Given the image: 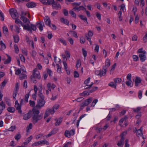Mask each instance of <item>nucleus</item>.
Returning a JSON list of instances; mask_svg holds the SVG:
<instances>
[{
	"instance_id": "obj_1",
	"label": "nucleus",
	"mask_w": 147,
	"mask_h": 147,
	"mask_svg": "<svg viewBox=\"0 0 147 147\" xmlns=\"http://www.w3.org/2000/svg\"><path fill=\"white\" fill-rule=\"evenodd\" d=\"M32 122L33 124H35L39 120L42 119L43 114L42 113H40H40L39 110L35 108L32 109Z\"/></svg>"
},
{
	"instance_id": "obj_2",
	"label": "nucleus",
	"mask_w": 147,
	"mask_h": 147,
	"mask_svg": "<svg viewBox=\"0 0 147 147\" xmlns=\"http://www.w3.org/2000/svg\"><path fill=\"white\" fill-rule=\"evenodd\" d=\"M111 65L110 61L109 59L106 60L105 65L103 66L102 69L96 70L95 71V73L96 75H97L100 77L102 76H105L107 72V69Z\"/></svg>"
},
{
	"instance_id": "obj_3",
	"label": "nucleus",
	"mask_w": 147,
	"mask_h": 147,
	"mask_svg": "<svg viewBox=\"0 0 147 147\" xmlns=\"http://www.w3.org/2000/svg\"><path fill=\"white\" fill-rule=\"evenodd\" d=\"M127 131H125L121 134L120 137V139L117 144V145L119 147H122L124 144V140H125V137L127 134Z\"/></svg>"
},
{
	"instance_id": "obj_4",
	"label": "nucleus",
	"mask_w": 147,
	"mask_h": 147,
	"mask_svg": "<svg viewBox=\"0 0 147 147\" xmlns=\"http://www.w3.org/2000/svg\"><path fill=\"white\" fill-rule=\"evenodd\" d=\"M92 98L90 97L84 101L80 105V109H82L83 108V107L88 106L92 101Z\"/></svg>"
},
{
	"instance_id": "obj_5",
	"label": "nucleus",
	"mask_w": 147,
	"mask_h": 147,
	"mask_svg": "<svg viewBox=\"0 0 147 147\" xmlns=\"http://www.w3.org/2000/svg\"><path fill=\"white\" fill-rule=\"evenodd\" d=\"M31 80H33V79H40V74L38 71V69L37 68H35L33 70V73L32 75L31 76Z\"/></svg>"
},
{
	"instance_id": "obj_6",
	"label": "nucleus",
	"mask_w": 147,
	"mask_h": 147,
	"mask_svg": "<svg viewBox=\"0 0 147 147\" xmlns=\"http://www.w3.org/2000/svg\"><path fill=\"white\" fill-rule=\"evenodd\" d=\"M3 94L0 91V101L2 100ZM5 104L3 101L0 102V115L1 114L5 108Z\"/></svg>"
},
{
	"instance_id": "obj_7",
	"label": "nucleus",
	"mask_w": 147,
	"mask_h": 147,
	"mask_svg": "<svg viewBox=\"0 0 147 147\" xmlns=\"http://www.w3.org/2000/svg\"><path fill=\"white\" fill-rule=\"evenodd\" d=\"M45 103V101L44 99H39L37 100L36 107L40 109L44 105Z\"/></svg>"
},
{
	"instance_id": "obj_8",
	"label": "nucleus",
	"mask_w": 147,
	"mask_h": 147,
	"mask_svg": "<svg viewBox=\"0 0 147 147\" xmlns=\"http://www.w3.org/2000/svg\"><path fill=\"white\" fill-rule=\"evenodd\" d=\"M10 12L11 16L13 19H16L18 17V14L16 9H12L10 10Z\"/></svg>"
},
{
	"instance_id": "obj_9",
	"label": "nucleus",
	"mask_w": 147,
	"mask_h": 147,
	"mask_svg": "<svg viewBox=\"0 0 147 147\" xmlns=\"http://www.w3.org/2000/svg\"><path fill=\"white\" fill-rule=\"evenodd\" d=\"M42 87L41 85L39 86L38 95L39 98L41 99H45V96L42 93Z\"/></svg>"
},
{
	"instance_id": "obj_10",
	"label": "nucleus",
	"mask_w": 147,
	"mask_h": 147,
	"mask_svg": "<svg viewBox=\"0 0 147 147\" xmlns=\"http://www.w3.org/2000/svg\"><path fill=\"white\" fill-rule=\"evenodd\" d=\"M53 8L54 9H58L59 8L61 9V6L60 5L59 3L54 1V2L52 3L51 4Z\"/></svg>"
},
{
	"instance_id": "obj_11",
	"label": "nucleus",
	"mask_w": 147,
	"mask_h": 147,
	"mask_svg": "<svg viewBox=\"0 0 147 147\" xmlns=\"http://www.w3.org/2000/svg\"><path fill=\"white\" fill-rule=\"evenodd\" d=\"M75 133V130H71L70 131L66 130L65 133V135L66 137L70 138L71 135H73Z\"/></svg>"
},
{
	"instance_id": "obj_12",
	"label": "nucleus",
	"mask_w": 147,
	"mask_h": 147,
	"mask_svg": "<svg viewBox=\"0 0 147 147\" xmlns=\"http://www.w3.org/2000/svg\"><path fill=\"white\" fill-rule=\"evenodd\" d=\"M36 26H38L39 29L40 31H42L43 27L45 26L43 22L41 21L37 22L36 23Z\"/></svg>"
},
{
	"instance_id": "obj_13",
	"label": "nucleus",
	"mask_w": 147,
	"mask_h": 147,
	"mask_svg": "<svg viewBox=\"0 0 147 147\" xmlns=\"http://www.w3.org/2000/svg\"><path fill=\"white\" fill-rule=\"evenodd\" d=\"M15 107L19 113H22V111L21 109V105L18 103V100H16L15 102Z\"/></svg>"
},
{
	"instance_id": "obj_14",
	"label": "nucleus",
	"mask_w": 147,
	"mask_h": 147,
	"mask_svg": "<svg viewBox=\"0 0 147 147\" xmlns=\"http://www.w3.org/2000/svg\"><path fill=\"white\" fill-rule=\"evenodd\" d=\"M44 5H49L51 4L54 0H40Z\"/></svg>"
},
{
	"instance_id": "obj_15",
	"label": "nucleus",
	"mask_w": 147,
	"mask_h": 147,
	"mask_svg": "<svg viewBox=\"0 0 147 147\" xmlns=\"http://www.w3.org/2000/svg\"><path fill=\"white\" fill-rule=\"evenodd\" d=\"M45 23L46 25H48L50 27H51V21L50 18L48 17H46L44 19Z\"/></svg>"
},
{
	"instance_id": "obj_16",
	"label": "nucleus",
	"mask_w": 147,
	"mask_h": 147,
	"mask_svg": "<svg viewBox=\"0 0 147 147\" xmlns=\"http://www.w3.org/2000/svg\"><path fill=\"white\" fill-rule=\"evenodd\" d=\"M34 93L32 95V97L34 100H36V97L37 91L38 90L37 87L36 85L34 86Z\"/></svg>"
},
{
	"instance_id": "obj_17",
	"label": "nucleus",
	"mask_w": 147,
	"mask_h": 147,
	"mask_svg": "<svg viewBox=\"0 0 147 147\" xmlns=\"http://www.w3.org/2000/svg\"><path fill=\"white\" fill-rule=\"evenodd\" d=\"M47 86L48 90L50 91H51V90H53L56 86L54 84H51V83H49L47 84Z\"/></svg>"
},
{
	"instance_id": "obj_18",
	"label": "nucleus",
	"mask_w": 147,
	"mask_h": 147,
	"mask_svg": "<svg viewBox=\"0 0 147 147\" xmlns=\"http://www.w3.org/2000/svg\"><path fill=\"white\" fill-rule=\"evenodd\" d=\"M142 80L139 77L136 76L135 80V85L137 86H138L139 84L141 83Z\"/></svg>"
},
{
	"instance_id": "obj_19",
	"label": "nucleus",
	"mask_w": 147,
	"mask_h": 147,
	"mask_svg": "<svg viewBox=\"0 0 147 147\" xmlns=\"http://www.w3.org/2000/svg\"><path fill=\"white\" fill-rule=\"evenodd\" d=\"M31 111H29L27 113L25 114L23 116V119L27 120L30 118L31 117Z\"/></svg>"
},
{
	"instance_id": "obj_20",
	"label": "nucleus",
	"mask_w": 147,
	"mask_h": 147,
	"mask_svg": "<svg viewBox=\"0 0 147 147\" xmlns=\"http://www.w3.org/2000/svg\"><path fill=\"white\" fill-rule=\"evenodd\" d=\"M84 9H85V8L83 6H80L79 7L78 6L75 7L72 9V10L73 11H76V10H78L79 11L81 10L84 11Z\"/></svg>"
},
{
	"instance_id": "obj_21",
	"label": "nucleus",
	"mask_w": 147,
	"mask_h": 147,
	"mask_svg": "<svg viewBox=\"0 0 147 147\" xmlns=\"http://www.w3.org/2000/svg\"><path fill=\"white\" fill-rule=\"evenodd\" d=\"M142 127H141L137 131L136 134L138 137L141 136L142 135Z\"/></svg>"
},
{
	"instance_id": "obj_22",
	"label": "nucleus",
	"mask_w": 147,
	"mask_h": 147,
	"mask_svg": "<svg viewBox=\"0 0 147 147\" xmlns=\"http://www.w3.org/2000/svg\"><path fill=\"white\" fill-rule=\"evenodd\" d=\"M145 54H140L139 55L140 60L142 62H143L146 58V57L145 55Z\"/></svg>"
},
{
	"instance_id": "obj_23",
	"label": "nucleus",
	"mask_w": 147,
	"mask_h": 147,
	"mask_svg": "<svg viewBox=\"0 0 147 147\" xmlns=\"http://www.w3.org/2000/svg\"><path fill=\"white\" fill-rule=\"evenodd\" d=\"M26 5L28 8H32L36 6V5L33 2H29L26 4Z\"/></svg>"
},
{
	"instance_id": "obj_24",
	"label": "nucleus",
	"mask_w": 147,
	"mask_h": 147,
	"mask_svg": "<svg viewBox=\"0 0 147 147\" xmlns=\"http://www.w3.org/2000/svg\"><path fill=\"white\" fill-rule=\"evenodd\" d=\"M114 83L117 85V84H120L121 82L122 79L121 78H117L113 79Z\"/></svg>"
},
{
	"instance_id": "obj_25",
	"label": "nucleus",
	"mask_w": 147,
	"mask_h": 147,
	"mask_svg": "<svg viewBox=\"0 0 147 147\" xmlns=\"http://www.w3.org/2000/svg\"><path fill=\"white\" fill-rule=\"evenodd\" d=\"M23 27V29L26 30H30V26L29 25V23H27L26 24H22V26Z\"/></svg>"
},
{
	"instance_id": "obj_26",
	"label": "nucleus",
	"mask_w": 147,
	"mask_h": 147,
	"mask_svg": "<svg viewBox=\"0 0 147 147\" xmlns=\"http://www.w3.org/2000/svg\"><path fill=\"white\" fill-rule=\"evenodd\" d=\"M61 22L63 24L68 25L69 23V21L64 18H62L60 19Z\"/></svg>"
},
{
	"instance_id": "obj_27",
	"label": "nucleus",
	"mask_w": 147,
	"mask_h": 147,
	"mask_svg": "<svg viewBox=\"0 0 147 147\" xmlns=\"http://www.w3.org/2000/svg\"><path fill=\"white\" fill-rule=\"evenodd\" d=\"M20 19L25 23H30L29 20L26 17H25V16H21L20 18Z\"/></svg>"
},
{
	"instance_id": "obj_28",
	"label": "nucleus",
	"mask_w": 147,
	"mask_h": 147,
	"mask_svg": "<svg viewBox=\"0 0 147 147\" xmlns=\"http://www.w3.org/2000/svg\"><path fill=\"white\" fill-rule=\"evenodd\" d=\"M55 120L56 121L55 123V125L57 126L59 125L61 123L62 121V119L61 118H59L57 120L55 119Z\"/></svg>"
},
{
	"instance_id": "obj_29",
	"label": "nucleus",
	"mask_w": 147,
	"mask_h": 147,
	"mask_svg": "<svg viewBox=\"0 0 147 147\" xmlns=\"http://www.w3.org/2000/svg\"><path fill=\"white\" fill-rule=\"evenodd\" d=\"M7 59L4 61V64H6L9 63L11 61V57L8 55L7 54Z\"/></svg>"
},
{
	"instance_id": "obj_30",
	"label": "nucleus",
	"mask_w": 147,
	"mask_h": 147,
	"mask_svg": "<svg viewBox=\"0 0 147 147\" xmlns=\"http://www.w3.org/2000/svg\"><path fill=\"white\" fill-rule=\"evenodd\" d=\"M7 110L9 112L11 113H13L15 111V109L13 107H8Z\"/></svg>"
},
{
	"instance_id": "obj_31",
	"label": "nucleus",
	"mask_w": 147,
	"mask_h": 147,
	"mask_svg": "<svg viewBox=\"0 0 147 147\" xmlns=\"http://www.w3.org/2000/svg\"><path fill=\"white\" fill-rule=\"evenodd\" d=\"M31 90H28V94H26L25 96V98L24 99H25V101L26 102H28V99L29 97L30 96V93L31 92Z\"/></svg>"
},
{
	"instance_id": "obj_32",
	"label": "nucleus",
	"mask_w": 147,
	"mask_h": 147,
	"mask_svg": "<svg viewBox=\"0 0 147 147\" xmlns=\"http://www.w3.org/2000/svg\"><path fill=\"white\" fill-rule=\"evenodd\" d=\"M108 85L112 88H114L115 89L116 88L117 85L114 82H111L108 84Z\"/></svg>"
},
{
	"instance_id": "obj_33",
	"label": "nucleus",
	"mask_w": 147,
	"mask_h": 147,
	"mask_svg": "<svg viewBox=\"0 0 147 147\" xmlns=\"http://www.w3.org/2000/svg\"><path fill=\"white\" fill-rule=\"evenodd\" d=\"M127 119V117L125 116L124 118H122L120 120L119 122V124L120 125H121L122 124L123 122L125 121Z\"/></svg>"
},
{
	"instance_id": "obj_34",
	"label": "nucleus",
	"mask_w": 147,
	"mask_h": 147,
	"mask_svg": "<svg viewBox=\"0 0 147 147\" xmlns=\"http://www.w3.org/2000/svg\"><path fill=\"white\" fill-rule=\"evenodd\" d=\"M3 33L5 34V35H7L8 34V30L7 27L4 26L3 27Z\"/></svg>"
},
{
	"instance_id": "obj_35",
	"label": "nucleus",
	"mask_w": 147,
	"mask_h": 147,
	"mask_svg": "<svg viewBox=\"0 0 147 147\" xmlns=\"http://www.w3.org/2000/svg\"><path fill=\"white\" fill-rule=\"evenodd\" d=\"M19 78L20 80H22L26 78L27 76L25 74H21L19 76Z\"/></svg>"
},
{
	"instance_id": "obj_36",
	"label": "nucleus",
	"mask_w": 147,
	"mask_h": 147,
	"mask_svg": "<svg viewBox=\"0 0 147 147\" xmlns=\"http://www.w3.org/2000/svg\"><path fill=\"white\" fill-rule=\"evenodd\" d=\"M137 53H142V54L146 53V52L145 51H143V49L142 48L139 49Z\"/></svg>"
},
{
	"instance_id": "obj_37",
	"label": "nucleus",
	"mask_w": 147,
	"mask_h": 147,
	"mask_svg": "<svg viewBox=\"0 0 147 147\" xmlns=\"http://www.w3.org/2000/svg\"><path fill=\"white\" fill-rule=\"evenodd\" d=\"M32 127V125L31 123H30L29 124V125H28L26 128V131L27 132H29V131L31 129Z\"/></svg>"
},
{
	"instance_id": "obj_38",
	"label": "nucleus",
	"mask_w": 147,
	"mask_h": 147,
	"mask_svg": "<svg viewBox=\"0 0 147 147\" xmlns=\"http://www.w3.org/2000/svg\"><path fill=\"white\" fill-rule=\"evenodd\" d=\"M89 92L87 91H85L82 93L80 94V96H85L86 95H88L89 94Z\"/></svg>"
},
{
	"instance_id": "obj_39",
	"label": "nucleus",
	"mask_w": 147,
	"mask_h": 147,
	"mask_svg": "<svg viewBox=\"0 0 147 147\" xmlns=\"http://www.w3.org/2000/svg\"><path fill=\"white\" fill-rule=\"evenodd\" d=\"M5 100L6 104L9 106H10L11 104L10 103V100L7 97L5 98Z\"/></svg>"
},
{
	"instance_id": "obj_40",
	"label": "nucleus",
	"mask_w": 147,
	"mask_h": 147,
	"mask_svg": "<svg viewBox=\"0 0 147 147\" xmlns=\"http://www.w3.org/2000/svg\"><path fill=\"white\" fill-rule=\"evenodd\" d=\"M47 110L49 114L50 113L51 114H53L55 112L53 108L51 109H48Z\"/></svg>"
},
{
	"instance_id": "obj_41",
	"label": "nucleus",
	"mask_w": 147,
	"mask_h": 147,
	"mask_svg": "<svg viewBox=\"0 0 147 147\" xmlns=\"http://www.w3.org/2000/svg\"><path fill=\"white\" fill-rule=\"evenodd\" d=\"M14 41L16 43H18L19 41V38L18 36H13Z\"/></svg>"
},
{
	"instance_id": "obj_42",
	"label": "nucleus",
	"mask_w": 147,
	"mask_h": 147,
	"mask_svg": "<svg viewBox=\"0 0 147 147\" xmlns=\"http://www.w3.org/2000/svg\"><path fill=\"white\" fill-rule=\"evenodd\" d=\"M15 19L16 20L15 21V23H16L18 24H20L22 26V24H23V23H22L21 21H20V19L18 18H16V19Z\"/></svg>"
},
{
	"instance_id": "obj_43",
	"label": "nucleus",
	"mask_w": 147,
	"mask_h": 147,
	"mask_svg": "<svg viewBox=\"0 0 147 147\" xmlns=\"http://www.w3.org/2000/svg\"><path fill=\"white\" fill-rule=\"evenodd\" d=\"M98 100L97 99H95L94 100L92 103L91 107H94L95 106L96 104L98 102Z\"/></svg>"
},
{
	"instance_id": "obj_44",
	"label": "nucleus",
	"mask_w": 147,
	"mask_h": 147,
	"mask_svg": "<svg viewBox=\"0 0 147 147\" xmlns=\"http://www.w3.org/2000/svg\"><path fill=\"white\" fill-rule=\"evenodd\" d=\"M59 41L62 43L63 45H66L67 43L66 41L62 38H60L59 39Z\"/></svg>"
},
{
	"instance_id": "obj_45",
	"label": "nucleus",
	"mask_w": 147,
	"mask_h": 147,
	"mask_svg": "<svg viewBox=\"0 0 147 147\" xmlns=\"http://www.w3.org/2000/svg\"><path fill=\"white\" fill-rule=\"evenodd\" d=\"M80 17L81 19L83 20L84 21H86L87 22V23H88L87 22V18H86V16H84L82 15H80Z\"/></svg>"
},
{
	"instance_id": "obj_46",
	"label": "nucleus",
	"mask_w": 147,
	"mask_h": 147,
	"mask_svg": "<svg viewBox=\"0 0 147 147\" xmlns=\"http://www.w3.org/2000/svg\"><path fill=\"white\" fill-rule=\"evenodd\" d=\"M141 107H138L136 109H133V111L134 112L138 113L141 110Z\"/></svg>"
},
{
	"instance_id": "obj_47",
	"label": "nucleus",
	"mask_w": 147,
	"mask_h": 147,
	"mask_svg": "<svg viewBox=\"0 0 147 147\" xmlns=\"http://www.w3.org/2000/svg\"><path fill=\"white\" fill-rule=\"evenodd\" d=\"M21 138V135L20 133L16 134L15 136V138L17 140H18Z\"/></svg>"
},
{
	"instance_id": "obj_48",
	"label": "nucleus",
	"mask_w": 147,
	"mask_h": 147,
	"mask_svg": "<svg viewBox=\"0 0 147 147\" xmlns=\"http://www.w3.org/2000/svg\"><path fill=\"white\" fill-rule=\"evenodd\" d=\"M82 53L83 55H84V57H86L87 55V51H86L84 48H82Z\"/></svg>"
},
{
	"instance_id": "obj_49",
	"label": "nucleus",
	"mask_w": 147,
	"mask_h": 147,
	"mask_svg": "<svg viewBox=\"0 0 147 147\" xmlns=\"http://www.w3.org/2000/svg\"><path fill=\"white\" fill-rule=\"evenodd\" d=\"M58 131V129L56 128L53 129L51 132L53 135L56 133Z\"/></svg>"
},
{
	"instance_id": "obj_50",
	"label": "nucleus",
	"mask_w": 147,
	"mask_h": 147,
	"mask_svg": "<svg viewBox=\"0 0 147 147\" xmlns=\"http://www.w3.org/2000/svg\"><path fill=\"white\" fill-rule=\"evenodd\" d=\"M14 26L15 28V31L17 32V33L18 34L20 32V29L19 27L17 26L16 25H14Z\"/></svg>"
},
{
	"instance_id": "obj_51",
	"label": "nucleus",
	"mask_w": 147,
	"mask_h": 147,
	"mask_svg": "<svg viewBox=\"0 0 147 147\" xmlns=\"http://www.w3.org/2000/svg\"><path fill=\"white\" fill-rule=\"evenodd\" d=\"M69 13L71 15V16L74 17L76 18V14L74 13V11L72 10H70L69 11Z\"/></svg>"
},
{
	"instance_id": "obj_52",
	"label": "nucleus",
	"mask_w": 147,
	"mask_h": 147,
	"mask_svg": "<svg viewBox=\"0 0 147 147\" xmlns=\"http://www.w3.org/2000/svg\"><path fill=\"white\" fill-rule=\"evenodd\" d=\"M132 57L134 61H137L139 59L137 55H133L132 56Z\"/></svg>"
},
{
	"instance_id": "obj_53",
	"label": "nucleus",
	"mask_w": 147,
	"mask_h": 147,
	"mask_svg": "<svg viewBox=\"0 0 147 147\" xmlns=\"http://www.w3.org/2000/svg\"><path fill=\"white\" fill-rule=\"evenodd\" d=\"M19 57H20V59L21 61L24 62L25 59L23 55L22 54H20Z\"/></svg>"
},
{
	"instance_id": "obj_54",
	"label": "nucleus",
	"mask_w": 147,
	"mask_h": 147,
	"mask_svg": "<svg viewBox=\"0 0 147 147\" xmlns=\"http://www.w3.org/2000/svg\"><path fill=\"white\" fill-rule=\"evenodd\" d=\"M36 25L35 26L34 25L31 24L30 26L31 29L35 31L36 29Z\"/></svg>"
},
{
	"instance_id": "obj_55",
	"label": "nucleus",
	"mask_w": 147,
	"mask_h": 147,
	"mask_svg": "<svg viewBox=\"0 0 147 147\" xmlns=\"http://www.w3.org/2000/svg\"><path fill=\"white\" fill-rule=\"evenodd\" d=\"M14 48L16 53H18L19 50L18 46L16 44L14 45Z\"/></svg>"
},
{
	"instance_id": "obj_56",
	"label": "nucleus",
	"mask_w": 147,
	"mask_h": 147,
	"mask_svg": "<svg viewBox=\"0 0 147 147\" xmlns=\"http://www.w3.org/2000/svg\"><path fill=\"white\" fill-rule=\"evenodd\" d=\"M41 144H46L47 145H49V143L46 140H44L41 141Z\"/></svg>"
},
{
	"instance_id": "obj_57",
	"label": "nucleus",
	"mask_w": 147,
	"mask_h": 147,
	"mask_svg": "<svg viewBox=\"0 0 147 147\" xmlns=\"http://www.w3.org/2000/svg\"><path fill=\"white\" fill-rule=\"evenodd\" d=\"M7 82L6 80H5L4 81L1 83V87L3 88L4 86L6 84Z\"/></svg>"
},
{
	"instance_id": "obj_58",
	"label": "nucleus",
	"mask_w": 147,
	"mask_h": 147,
	"mask_svg": "<svg viewBox=\"0 0 147 147\" xmlns=\"http://www.w3.org/2000/svg\"><path fill=\"white\" fill-rule=\"evenodd\" d=\"M128 140L127 139H126L125 140V144L124 147H129V144L128 143Z\"/></svg>"
},
{
	"instance_id": "obj_59",
	"label": "nucleus",
	"mask_w": 147,
	"mask_h": 147,
	"mask_svg": "<svg viewBox=\"0 0 147 147\" xmlns=\"http://www.w3.org/2000/svg\"><path fill=\"white\" fill-rule=\"evenodd\" d=\"M29 104L32 107H34L35 105V102L34 101L30 100Z\"/></svg>"
},
{
	"instance_id": "obj_60",
	"label": "nucleus",
	"mask_w": 147,
	"mask_h": 147,
	"mask_svg": "<svg viewBox=\"0 0 147 147\" xmlns=\"http://www.w3.org/2000/svg\"><path fill=\"white\" fill-rule=\"evenodd\" d=\"M132 83V81L131 80H128V81H127L125 83L128 86H130V87L131 86V84Z\"/></svg>"
},
{
	"instance_id": "obj_61",
	"label": "nucleus",
	"mask_w": 147,
	"mask_h": 147,
	"mask_svg": "<svg viewBox=\"0 0 147 147\" xmlns=\"http://www.w3.org/2000/svg\"><path fill=\"white\" fill-rule=\"evenodd\" d=\"M63 13L65 16H67L68 15V11L66 9H63Z\"/></svg>"
},
{
	"instance_id": "obj_62",
	"label": "nucleus",
	"mask_w": 147,
	"mask_h": 147,
	"mask_svg": "<svg viewBox=\"0 0 147 147\" xmlns=\"http://www.w3.org/2000/svg\"><path fill=\"white\" fill-rule=\"evenodd\" d=\"M71 32H72V34L74 37L78 38V36H77V33L76 32L74 31H71Z\"/></svg>"
},
{
	"instance_id": "obj_63",
	"label": "nucleus",
	"mask_w": 147,
	"mask_h": 147,
	"mask_svg": "<svg viewBox=\"0 0 147 147\" xmlns=\"http://www.w3.org/2000/svg\"><path fill=\"white\" fill-rule=\"evenodd\" d=\"M28 102H26L25 101V99H22L20 102V104L21 105L26 104Z\"/></svg>"
},
{
	"instance_id": "obj_64",
	"label": "nucleus",
	"mask_w": 147,
	"mask_h": 147,
	"mask_svg": "<svg viewBox=\"0 0 147 147\" xmlns=\"http://www.w3.org/2000/svg\"><path fill=\"white\" fill-rule=\"evenodd\" d=\"M143 40L144 42L146 43L147 41V32L143 38Z\"/></svg>"
}]
</instances>
